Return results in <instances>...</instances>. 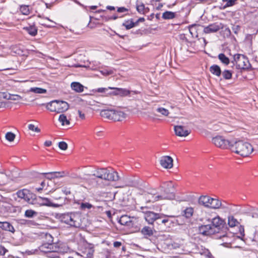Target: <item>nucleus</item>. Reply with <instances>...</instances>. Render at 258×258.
<instances>
[{
  "label": "nucleus",
  "instance_id": "nucleus-56",
  "mask_svg": "<svg viewBox=\"0 0 258 258\" xmlns=\"http://www.w3.org/2000/svg\"><path fill=\"white\" fill-rule=\"evenodd\" d=\"M39 23L40 25H42V26H45V27H48V28H51V27H54V26H53V25H48V24H46L45 23H44V22L43 21H42L39 22Z\"/></svg>",
  "mask_w": 258,
  "mask_h": 258
},
{
  "label": "nucleus",
  "instance_id": "nucleus-64",
  "mask_svg": "<svg viewBox=\"0 0 258 258\" xmlns=\"http://www.w3.org/2000/svg\"><path fill=\"white\" fill-rule=\"evenodd\" d=\"M45 185L46 183L45 181H43L41 183V186L43 187V188L45 187Z\"/></svg>",
  "mask_w": 258,
  "mask_h": 258
},
{
  "label": "nucleus",
  "instance_id": "nucleus-15",
  "mask_svg": "<svg viewBox=\"0 0 258 258\" xmlns=\"http://www.w3.org/2000/svg\"><path fill=\"white\" fill-rule=\"evenodd\" d=\"M133 219V218H131L126 215H124L120 217L118 220V222L122 225H124L128 227H132L134 225Z\"/></svg>",
  "mask_w": 258,
  "mask_h": 258
},
{
  "label": "nucleus",
  "instance_id": "nucleus-25",
  "mask_svg": "<svg viewBox=\"0 0 258 258\" xmlns=\"http://www.w3.org/2000/svg\"><path fill=\"white\" fill-rule=\"evenodd\" d=\"M3 97L8 100H11L14 101H18L22 99V97L19 95L11 94H7L5 93H3Z\"/></svg>",
  "mask_w": 258,
  "mask_h": 258
},
{
  "label": "nucleus",
  "instance_id": "nucleus-42",
  "mask_svg": "<svg viewBox=\"0 0 258 258\" xmlns=\"http://www.w3.org/2000/svg\"><path fill=\"white\" fill-rule=\"evenodd\" d=\"M118 91V93H117V94L120 96H126L130 94V91L125 89L119 88Z\"/></svg>",
  "mask_w": 258,
  "mask_h": 258
},
{
  "label": "nucleus",
  "instance_id": "nucleus-47",
  "mask_svg": "<svg viewBox=\"0 0 258 258\" xmlns=\"http://www.w3.org/2000/svg\"><path fill=\"white\" fill-rule=\"evenodd\" d=\"M8 253V250L3 246H0V256H8L9 255L7 254V253Z\"/></svg>",
  "mask_w": 258,
  "mask_h": 258
},
{
  "label": "nucleus",
  "instance_id": "nucleus-26",
  "mask_svg": "<svg viewBox=\"0 0 258 258\" xmlns=\"http://www.w3.org/2000/svg\"><path fill=\"white\" fill-rule=\"evenodd\" d=\"M43 200L45 202V203L43 204V205L55 208L62 206L64 203V200H63L62 202L59 204L53 203L51 202H50V201L48 198H43Z\"/></svg>",
  "mask_w": 258,
  "mask_h": 258
},
{
  "label": "nucleus",
  "instance_id": "nucleus-48",
  "mask_svg": "<svg viewBox=\"0 0 258 258\" xmlns=\"http://www.w3.org/2000/svg\"><path fill=\"white\" fill-rule=\"evenodd\" d=\"M168 217H167V218H165L164 219H163L162 221H161V223L162 224H165V225H167L168 226H170L172 223H173V222L172 221H170L169 219H168V217H172L173 216H168ZM165 217H166V216H165Z\"/></svg>",
  "mask_w": 258,
  "mask_h": 258
},
{
  "label": "nucleus",
  "instance_id": "nucleus-33",
  "mask_svg": "<svg viewBox=\"0 0 258 258\" xmlns=\"http://www.w3.org/2000/svg\"><path fill=\"white\" fill-rule=\"evenodd\" d=\"M175 17V13L170 11H166L162 14V18L165 20L172 19Z\"/></svg>",
  "mask_w": 258,
  "mask_h": 258
},
{
  "label": "nucleus",
  "instance_id": "nucleus-24",
  "mask_svg": "<svg viewBox=\"0 0 258 258\" xmlns=\"http://www.w3.org/2000/svg\"><path fill=\"white\" fill-rule=\"evenodd\" d=\"M113 109H103L100 111V115L105 118L112 120Z\"/></svg>",
  "mask_w": 258,
  "mask_h": 258
},
{
  "label": "nucleus",
  "instance_id": "nucleus-39",
  "mask_svg": "<svg viewBox=\"0 0 258 258\" xmlns=\"http://www.w3.org/2000/svg\"><path fill=\"white\" fill-rule=\"evenodd\" d=\"M156 110L157 112L160 113L161 115L164 116H167L169 114V110L163 107H158Z\"/></svg>",
  "mask_w": 258,
  "mask_h": 258
},
{
  "label": "nucleus",
  "instance_id": "nucleus-30",
  "mask_svg": "<svg viewBox=\"0 0 258 258\" xmlns=\"http://www.w3.org/2000/svg\"><path fill=\"white\" fill-rule=\"evenodd\" d=\"M194 209L191 207L186 208L182 212V216L186 218H190L193 215Z\"/></svg>",
  "mask_w": 258,
  "mask_h": 258
},
{
  "label": "nucleus",
  "instance_id": "nucleus-14",
  "mask_svg": "<svg viewBox=\"0 0 258 258\" xmlns=\"http://www.w3.org/2000/svg\"><path fill=\"white\" fill-rule=\"evenodd\" d=\"M160 162L161 165L164 168L170 169L173 167V159L170 156H163L161 157Z\"/></svg>",
  "mask_w": 258,
  "mask_h": 258
},
{
  "label": "nucleus",
  "instance_id": "nucleus-44",
  "mask_svg": "<svg viewBox=\"0 0 258 258\" xmlns=\"http://www.w3.org/2000/svg\"><path fill=\"white\" fill-rule=\"evenodd\" d=\"M137 10L140 13L144 14L146 12L144 4H143L142 3L137 4Z\"/></svg>",
  "mask_w": 258,
  "mask_h": 258
},
{
  "label": "nucleus",
  "instance_id": "nucleus-13",
  "mask_svg": "<svg viewBox=\"0 0 258 258\" xmlns=\"http://www.w3.org/2000/svg\"><path fill=\"white\" fill-rule=\"evenodd\" d=\"M224 224V221L219 216L212 219L211 225L212 228H214L213 229L216 231V233H219V230L223 226Z\"/></svg>",
  "mask_w": 258,
  "mask_h": 258
},
{
  "label": "nucleus",
  "instance_id": "nucleus-61",
  "mask_svg": "<svg viewBox=\"0 0 258 258\" xmlns=\"http://www.w3.org/2000/svg\"><path fill=\"white\" fill-rule=\"evenodd\" d=\"M6 103L4 102H0V108H4L6 107Z\"/></svg>",
  "mask_w": 258,
  "mask_h": 258
},
{
  "label": "nucleus",
  "instance_id": "nucleus-4",
  "mask_svg": "<svg viewBox=\"0 0 258 258\" xmlns=\"http://www.w3.org/2000/svg\"><path fill=\"white\" fill-rule=\"evenodd\" d=\"M174 198V195L172 192L157 195L155 189H150L145 194V199L149 203L163 200H172Z\"/></svg>",
  "mask_w": 258,
  "mask_h": 258
},
{
  "label": "nucleus",
  "instance_id": "nucleus-2",
  "mask_svg": "<svg viewBox=\"0 0 258 258\" xmlns=\"http://www.w3.org/2000/svg\"><path fill=\"white\" fill-rule=\"evenodd\" d=\"M230 150L237 154L246 157L252 153L253 149L249 143L239 140L232 142Z\"/></svg>",
  "mask_w": 258,
  "mask_h": 258
},
{
  "label": "nucleus",
  "instance_id": "nucleus-12",
  "mask_svg": "<svg viewBox=\"0 0 258 258\" xmlns=\"http://www.w3.org/2000/svg\"><path fill=\"white\" fill-rule=\"evenodd\" d=\"M140 232L145 238L148 239L153 236L156 231L153 226H145L141 229Z\"/></svg>",
  "mask_w": 258,
  "mask_h": 258
},
{
  "label": "nucleus",
  "instance_id": "nucleus-27",
  "mask_svg": "<svg viewBox=\"0 0 258 258\" xmlns=\"http://www.w3.org/2000/svg\"><path fill=\"white\" fill-rule=\"evenodd\" d=\"M23 29L30 35L33 36H35L37 34V28L34 25H31L29 27H24Z\"/></svg>",
  "mask_w": 258,
  "mask_h": 258
},
{
  "label": "nucleus",
  "instance_id": "nucleus-1",
  "mask_svg": "<svg viewBox=\"0 0 258 258\" xmlns=\"http://www.w3.org/2000/svg\"><path fill=\"white\" fill-rule=\"evenodd\" d=\"M42 237L45 238L44 242L39 246L41 252L46 254L50 258H59L58 252L60 247L56 243H53V238L51 234L48 233H43Z\"/></svg>",
  "mask_w": 258,
  "mask_h": 258
},
{
  "label": "nucleus",
  "instance_id": "nucleus-22",
  "mask_svg": "<svg viewBox=\"0 0 258 258\" xmlns=\"http://www.w3.org/2000/svg\"><path fill=\"white\" fill-rule=\"evenodd\" d=\"M0 228L3 230L8 231L14 233L15 232V229L14 227L8 222H1L0 221Z\"/></svg>",
  "mask_w": 258,
  "mask_h": 258
},
{
  "label": "nucleus",
  "instance_id": "nucleus-55",
  "mask_svg": "<svg viewBox=\"0 0 258 258\" xmlns=\"http://www.w3.org/2000/svg\"><path fill=\"white\" fill-rule=\"evenodd\" d=\"M62 191L63 193H64L65 195H68L71 194V190L68 187H63L62 189Z\"/></svg>",
  "mask_w": 258,
  "mask_h": 258
},
{
  "label": "nucleus",
  "instance_id": "nucleus-31",
  "mask_svg": "<svg viewBox=\"0 0 258 258\" xmlns=\"http://www.w3.org/2000/svg\"><path fill=\"white\" fill-rule=\"evenodd\" d=\"M218 57L220 61L224 65L227 66L230 63V60L224 53L219 54Z\"/></svg>",
  "mask_w": 258,
  "mask_h": 258
},
{
  "label": "nucleus",
  "instance_id": "nucleus-19",
  "mask_svg": "<svg viewBox=\"0 0 258 258\" xmlns=\"http://www.w3.org/2000/svg\"><path fill=\"white\" fill-rule=\"evenodd\" d=\"M174 131L176 136L179 137H186L190 132L184 128L182 125H176L174 126Z\"/></svg>",
  "mask_w": 258,
  "mask_h": 258
},
{
  "label": "nucleus",
  "instance_id": "nucleus-34",
  "mask_svg": "<svg viewBox=\"0 0 258 258\" xmlns=\"http://www.w3.org/2000/svg\"><path fill=\"white\" fill-rule=\"evenodd\" d=\"M46 107L48 110H49L51 112H56V100H53L48 103Z\"/></svg>",
  "mask_w": 258,
  "mask_h": 258
},
{
  "label": "nucleus",
  "instance_id": "nucleus-8",
  "mask_svg": "<svg viewBox=\"0 0 258 258\" xmlns=\"http://www.w3.org/2000/svg\"><path fill=\"white\" fill-rule=\"evenodd\" d=\"M80 252H76V254L85 258H93L94 249L91 244L87 243L84 245L80 250Z\"/></svg>",
  "mask_w": 258,
  "mask_h": 258
},
{
  "label": "nucleus",
  "instance_id": "nucleus-60",
  "mask_svg": "<svg viewBox=\"0 0 258 258\" xmlns=\"http://www.w3.org/2000/svg\"><path fill=\"white\" fill-rule=\"evenodd\" d=\"M78 113L80 118H81L82 119L85 118V114L84 113H82L81 111L80 110H78Z\"/></svg>",
  "mask_w": 258,
  "mask_h": 258
},
{
  "label": "nucleus",
  "instance_id": "nucleus-62",
  "mask_svg": "<svg viewBox=\"0 0 258 258\" xmlns=\"http://www.w3.org/2000/svg\"><path fill=\"white\" fill-rule=\"evenodd\" d=\"M6 103L4 102H0V108H4L6 107Z\"/></svg>",
  "mask_w": 258,
  "mask_h": 258
},
{
  "label": "nucleus",
  "instance_id": "nucleus-63",
  "mask_svg": "<svg viewBox=\"0 0 258 258\" xmlns=\"http://www.w3.org/2000/svg\"><path fill=\"white\" fill-rule=\"evenodd\" d=\"M107 9L110 11L115 10V8L113 6H108L107 7Z\"/></svg>",
  "mask_w": 258,
  "mask_h": 258
},
{
  "label": "nucleus",
  "instance_id": "nucleus-53",
  "mask_svg": "<svg viewBox=\"0 0 258 258\" xmlns=\"http://www.w3.org/2000/svg\"><path fill=\"white\" fill-rule=\"evenodd\" d=\"M240 29V27L239 25H234L232 28V30L235 34H237Z\"/></svg>",
  "mask_w": 258,
  "mask_h": 258
},
{
  "label": "nucleus",
  "instance_id": "nucleus-37",
  "mask_svg": "<svg viewBox=\"0 0 258 258\" xmlns=\"http://www.w3.org/2000/svg\"><path fill=\"white\" fill-rule=\"evenodd\" d=\"M30 91L37 94H43L46 92V90L41 88L34 87L31 88Z\"/></svg>",
  "mask_w": 258,
  "mask_h": 258
},
{
  "label": "nucleus",
  "instance_id": "nucleus-35",
  "mask_svg": "<svg viewBox=\"0 0 258 258\" xmlns=\"http://www.w3.org/2000/svg\"><path fill=\"white\" fill-rule=\"evenodd\" d=\"M37 212L33 210L30 209L25 211L24 216L26 218H32L34 217L37 216Z\"/></svg>",
  "mask_w": 258,
  "mask_h": 258
},
{
  "label": "nucleus",
  "instance_id": "nucleus-52",
  "mask_svg": "<svg viewBox=\"0 0 258 258\" xmlns=\"http://www.w3.org/2000/svg\"><path fill=\"white\" fill-rule=\"evenodd\" d=\"M29 130L34 131L36 133H39L40 132V129L38 127L35 126V125L33 124H30L28 125Z\"/></svg>",
  "mask_w": 258,
  "mask_h": 258
},
{
  "label": "nucleus",
  "instance_id": "nucleus-32",
  "mask_svg": "<svg viewBox=\"0 0 258 258\" xmlns=\"http://www.w3.org/2000/svg\"><path fill=\"white\" fill-rule=\"evenodd\" d=\"M78 205H80L79 208L81 210H89L93 207L92 205L87 202H81L78 203Z\"/></svg>",
  "mask_w": 258,
  "mask_h": 258
},
{
  "label": "nucleus",
  "instance_id": "nucleus-6",
  "mask_svg": "<svg viewBox=\"0 0 258 258\" xmlns=\"http://www.w3.org/2000/svg\"><path fill=\"white\" fill-rule=\"evenodd\" d=\"M232 62L236 66L237 69L247 70L250 67L248 58L243 54H235Z\"/></svg>",
  "mask_w": 258,
  "mask_h": 258
},
{
  "label": "nucleus",
  "instance_id": "nucleus-20",
  "mask_svg": "<svg viewBox=\"0 0 258 258\" xmlns=\"http://www.w3.org/2000/svg\"><path fill=\"white\" fill-rule=\"evenodd\" d=\"M212 201V198L208 196H202L199 199V204L205 207L210 208L211 202Z\"/></svg>",
  "mask_w": 258,
  "mask_h": 258
},
{
  "label": "nucleus",
  "instance_id": "nucleus-21",
  "mask_svg": "<svg viewBox=\"0 0 258 258\" xmlns=\"http://www.w3.org/2000/svg\"><path fill=\"white\" fill-rule=\"evenodd\" d=\"M126 117V114L122 111L113 109L112 120L114 121H121Z\"/></svg>",
  "mask_w": 258,
  "mask_h": 258
},
{
  "label": "nucleus",
  "instance_id": "nucleus-38",
  "mask_svg": "<svg viewBox=\"0 0 258 258\" xmlns=\"http://www.w3.org/2000/svg\"><path fill=\"white\" fill-rule=\"evenodd\" d=\"M221 74L223 78L225 80H229L232 78V73L230 71L225 70Z\"/></svg>",
  "mask_w": 258,
  "mask_h": 258
},
{
  "label": "nucleus",
  "instance_id": "nucleus-29",
  "mask_svg": "<svg viewBox=\"0 0 258 258\" xmlns=\"http://www.w3.org/2000/svg\"><path fill=\"white\" fill-rule=\"evenodd\" d=\"M221 207H222L221 201L218 199L212 198V201L211 202L210 208L216 209Z\"/></svg>",
  "mask_w": 258,
  "mask_h": 258
},
{
  "label": "nucleus",
  "instance_id": "nucleus-10",
  "mask_svg": "<svg viewBox=\"0 0 258 258\" xmlns=\"http://www.w3.org/2000/svg\"><path fill=\"white\" fill-rule=\"evenodd\" d=\"M223 28V25L222 23H214L205 27L204 32L206 34L215 33Z\"/></svg>",
  "mask_w": 258,
  "mask_h": 258
},
{
  "label": "nucleus",
  "instance_id": "nucleus-50",
  "mask_svg": "<svg viewBox=\"0 0 258 258\" xmlns=\"http://www.w3.org/2000/svg\"><path fill=\"white\" fill-rule=\"evenodd\" d=\"M100 73L105 76L111 75L113 73V71L112 69H104L100 71Z\"/></svg>",
  "mask_w": 258,
  "mask_h": 258
},
{
  "label": "nucleus",
  "instance_id": "nucleus-43",
  "mask_svg": "<svg viewBox=\"0 0 258 258\" xmlns=\"http://www.w3.org/2000/svg\"><path fill=\"white\" fill-rule=\"evenodd\" d=\"M6 140L9 142H12L14 140L16 135L12 132H8L5 136Z\"/></svg>",
  "mask_w": 258,
  "mask_h": 258
},
{
  "label": "nucleus",
  "instance_id": "nucleus-23",
  "mask_svg": "<svg viewBox=\"0 0 258 258\" xmlns=\"http://www.w3.org/2000/svg\"><path fill=\"white\" fill-rule=\"evenodd\" d=\"M209 70L213 75L217 77H220L222 73L220 67L217 64H213L211 66Z\"/></svg>",
  "mask_w": 258,
  "mask_h": 258
},
{
  "label": "nucleus",
  "instance_id": "nucleus-11",
  "mask_svg": "<svg viewBox=\"0 0 258 258\" xmlns=\"http://www.w3.org/2000/svg\"><path fill=\"white\" fill-rule=\"evenodd\" d=\"M211 224L203 225L199 227V232L205 236H209L216 233Z\"/></svg>",
  "mask_w": 258,
  "mask_h": 258
},
{
  "label": "nucleus",
  "instance_id": "nucleus-51",
  "mask_svg": "<svg viewBox=\"0 0 258 258\" xmlns=\"http://www.w3.org/2000/svg\"><path fill=\"white\" fill-rule=\"evenodd\" d=\"M58 147L62 150H66L68 148V145L65 142H60L58 143Z\"/></svg>",
  "mask_w": 258,
  "mask_h": 258
},
{
  "label": "nucleus",
  "instance_id": "nucleus-40",
  "mask_svg": "<svg viewBox=\"0 0 258 258\" xmlns=\"http://www.w3.org/2000/svg\"><path fill=\"white\" fill-rule=\"evenodd\" d=\"M228 225L231 227H233L235 226L238 223V221L236 219H235L233 216L229 217L228 218Z\"/></svg>",
  "mask_w": 258,
  "mask_h": 258
},
{
  "label": "nucleus",
  "instance_id": "nucleus-5",
  "mask_svg": "<svg viewBox=\"0 0 258 258\" xmlns=\"http://www.w3.org/2000/svg\"><path fill=\"white\" fill-rule=\"evenodd\" d=\"M59 219L60 221L71 226L78 227L80 225V216L79 214L74 213H68L61 214Z\"/></svg>",
  "mask_w": 258,
  "mask_h": 258
},
{
  "label": "nucleus",
  "instance_id": "nucleus-7",
  "mask_svg": "<svg viewBox=\"0 0 258 258\" xmlns=\"http://www.w3.org/2000/svg\"><path fill=\"white\" fill-rule=\"evenodd\" d=\"M212 143L217 147L221 149H231L232 142L226 140L223 137L216 136L212 139Z\"/></svg>",
  "mask_w": 258,
  "mask_h": 258
},
{
  "label": "nucleus",
  "instance_id": "nucleus-9",
  "mask_svg": "<svg viewBox=\"0 0 258 258\" xmlns=\"http://www.w3.org/2000/svg\"><path fill=\"white\" fill-rule=\"evenodd\" d=\"M165 216L168 217L167 215H165L162 214L155 213L151 211H148L145 214V218L146 221H147L150 224H152L156 220L162 218Z\"/></svg>",
  "mask_w": 258,
  "mask_h": 258
},
{
  "label": "nucleus",
  "instance_id": "nucleus-58",
  "mask_svg": "<svg viewBox=\"0 0 258 258\" xmlns=\"http://www.w3.org/2000/svg\"><path fill=\"white\" fill-rule=\"evenodd\" d=\"M122 243L119 241H115L113 243V246L115 247H119L121 245Z\"/></svg>",
  "mask_w": 258,
  "mask_h": 258
},
{
  "label": "nucleus",
  "instance_id": "nucleus-36",
  "mask_svg": "<svg viewBox=\"0 0 258 258\" xmlns=\"http://www.w3.org/2000/svg\"><path fill=\"white\" fill-rule=\"evenodd\" d=\"M58 120L62 125H69L70 123V121L67 119L66 115L64 114L59 115Z\"/></svg>",
  "mask_w": 258,
  "mask_h": 258
},
{
  "label": "nucleus",
  "instance_id": "nucleus-16",
  "mask_svg": "<svg viewBox=\"0 0 258 258\" xmlns=\"http://www.w3.org/2000/svg\"><path fill=\"white\" fill-rule=\"evenodd\" d=\"M56 100V112H63L68 110L69 105L68 103L63 101Z\"/></svg>",
  "mask_w": 258,
  "mask_h": 258
},
{
  "label": "nucleus",
  "instance_id": "nucleus-45",
  "mask_svg": "<svg viewBox=\"0 0 258 258\" xmlns=\"http://www.w3.org/2000/svg\"><path fill=\"white\" fill-rule=\"evenodd\" d=\"M46 174L47 173H45ZM49 175H53L51 178H57V177H62L64 176V172H52L47 173Z\"/></svg>",
  "mask_w": 258,
  "mask_h": 258
},
{
  "label": "nucleus",
  "instance_id": "nucleus-49",
  "mask_svg": "<svg viewBox=\"0 0 258 258\" xmlns=\"http://www.w3.org/2000/svg\"><path fill=\"white\" fill-rule=\"evenodd\" d=\"M111 89V87L108 88H99L96 90V92L99 93H102L108 94V91L109 90Z\"/></svg>",
  "mask_w": 258,
  "mask_h": 258
},
{
  "label": "nucleus",
  "instance_id": "nucleus-59",
  "mask_svg": "<svg viewBox=\"0 0 258 258\" xmlns=\"http://www.w3.org/2000/svg\"><path fill=\"white\" fill-rule=\"evenodd\" d=\"M51 144H52V142L50 141H46L44 143V145L46 147H49V146H50L51 145Z\"/></svg>",
  "mask_w": 258,
  "mask_h": 258
},
{
  "label": "nucleus",
  "instance_id": "nucleus-57",
  "mask_svg": "<svg viewBox=\"0 0 258 258\" xmlns=\"http://www.w3.org/2000/svg\"><path fill=\"white\" fill-rule=\"evenodd\" d=\"M127 11V9L124 7H120L117 9V12L119 13H123Z\"/></svg>",
  "mask_w": 258,
  "mask_h": 258
},
{
  "label": "nucleus",
  "instance_id": "nucleus-28",
  "mask_svg": "<svg viewBox=\"0 0 258 258\" xmlns=\"http://www.w3.org/2000/svg\"><path fill=\"white\" fill-rule=\"evenodd\" d=\"M71 87L77 92H82L84 91V86L78 82H73L71 84Z\"/></svg>",
  "mask_w": 258,
  "mask_h": 258
},
{
  "label": "nucleus",
  "instance_id": "nucleus-17",
  "mask_svg": "<svg viewBox=\"0 0 258 258\" xmlns=\"http://www.w3.org/2000/svg\"><path fill=\"white\" fill-rule=\"evenodd\" d=\"M216 238L222 239L223 243H222L221 245L225 247H229L231 245L232 241L231 238L229 237L227 233L222 234L219 233L216 236Z\"/></svg>",
  "mask_w": 258,
  "mask_h": 258
},
{
  "label": "nucleus",
  "instance_id": "nucleus-3",
  "mask_svg": "<svg viewBox=\"0 0 258 258\" xmlns=\"http://www.w3.org/2000/svg\"><path fill=\"white\" fill-rule=\"evenodd\" d=\"M92 175L104 180L116 181L119 180V176L116 171L107 168H99L94 171Z\"/></svg>",
  "mask_w": 258,
  "mask_h": 258
},
{
  "label": "nucleus",
  "instance_id": "nucleus-46",
  "mask_svg": "<svg viewBox=\"0 0 258 258\" xmlns=\"http://www.w3.org/2000/svg\"><path fill=\"white\" fill-rule=\"evenodd\" d=\"M20 11L23 15H27L29 14L30 11L28 6H22L20 7Z\"/></svg>",
  "mask_w": 258,
  "mask_h": 258
},
{
  "label": "nucleus",
  "instance_id": "nucleus-54",
  "mask_svg": "<svg viewBox=\"0 0 258 258\" xmlns=\"http://www.w3.org/2000/svg\"><path fill=\"white\" fill-rule=\"evenodd\" d=\"M110 89H113L114 91L113 92H109L108 94H112L114 95H118L117 93H118V90H119V88H111Z\"/></svg>",
  "mask_w": 258,
  "mask_h": 258
},
{
  "label": "nucleus",
  "instance_id": "nucleus-18",
  "mask_svg": "<svg viewBox=\"0 0 258 258\" xmlns=\"http://www.w3.org/2000/svg\"><path fill=\"white\" fill-rule=\"evenodd\" d=\"M16 195L18 198L24 199L28 203L30 202L31 194H30L29 190L26 189L19 190L16 192Z\"/></svg>",
  "mask_w": 258,
  "mask_h": 258
},
{
  "label": "nucleus",
  "instance_id": "nucleus-41",
  "mask_svg": "<svg viewBox=\"0 0 258 258\" xmlns=\"http://www.w3.org/2000/svg\"><path fill=\"white\" fill-rule=\"evenodd\" d=\"M136 23L131 20H128L123 23L122 25L124 26L126 29L128 30L134 27Z\"/></svg>",
  "mask_w": 258,
  "mask_h": 258
}]
</instances>
